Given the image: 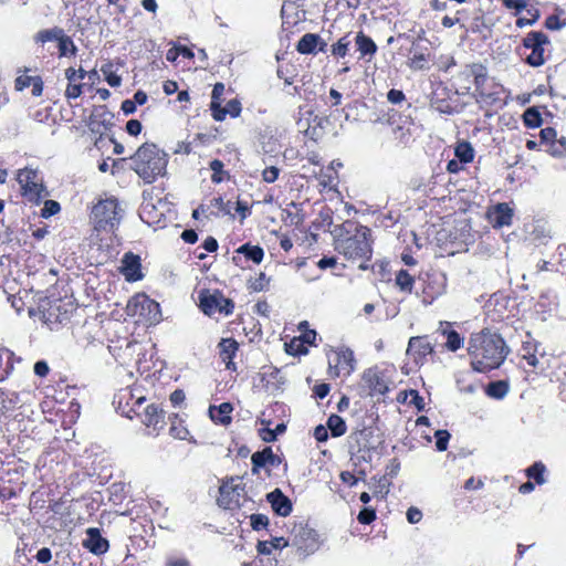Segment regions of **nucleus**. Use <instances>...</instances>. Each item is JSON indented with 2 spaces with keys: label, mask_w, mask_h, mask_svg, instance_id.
Instances as JSON below:
<instances>
[{
  "label": "nucleus",
  "mask_w": 566,
  "mask_h": 566,
  "mask_svg": "<svg viewBox=\"0 0 566 566\" xmlns=\"http://www.w3.org/2000/svg\"><path fill=\"white\" fill-rule=\"evenodd\" d=\"M334 249L347 262L366 271L373 256L374 239L367 226L347 220L334 230Z\"/></svg>",
  "instance_id": "1"
},
{
  "label": "nucleus",
  "mask_w": 566,
  "mask_h": 566,
  "mask_svg": "<svg viewBox=\"0 0 566 566\" xmlns=\"http://www.w3.org/2000/svg\"><path fill=\"white\" fill-rule=\"evenodd\" d=\"M467 349L471 368L478 373L499 368L510 352L504 338L490 328L472 333Z\"/></svg>",
  "instance_id": "2"
},
{
  "label": "nucleus",
  "mask_w": 566,
  "mask_h": 566,
  "mask_svg": "<svg viewBox=\"0 0 566 566\" xmlns=\"http://www.w3.org/2000/svg\"><path fill=\"white\" fill-rule=\"evenodd\" d=\"M129 159L130 168L148 185L165 175L168 163L167 155L153 143L140 145Z\"/></svg>",
  "instance_id": "3"
},
{
  "label": "nucleus",
  "mask_w": 566,
  "mask_h": 566,
  "mask_svg": "<svg viewBox=\"0 0 566 566\" xmlns=\"http://www.w3.org/2000/svg\"><path fill=\"white\" fill-rule=\"evenodd\" d=\"M473 97L481 108L497 109L506 104V91L504 86L485 70L482 78L474 87Z\"/></svg>",
  "instance_id": "4"
},
{
  "label": "nucleus",
  "mask_w": 566,
  "mask_h": 566,
  "mask_svg": "<svg viewBox=\"0 0 566 566\" xmlns=\"http://www.w3.org/2000/svg\"><path fill=\"white\" fill-rule=\"evenodd\" d=\"M447 283V275L442 271L433 268L422 270L418 275L417 295L423 304L430 305L446 293Z\"/></svg>",
  "instance_id": "5"
},
{
  "label": "nucleus",
  "mask_w": 566,
  "mask_h": 566,
  "mask_svg": "<svg viewBox=\"0 0 566 566\" xmlns=\"http://www.w3.org/2000/svg\"><path fill=\"white\" fill-rule=\"evenodd\" d=\"M198 306L200 311L209 316H230L233 314L235 304L233 300L227 297L220 290L202 289L198 295Z\"/></svg>",
  "instance_id": "6"
},
{
  "label": "nucleus",
  "mask_w": 566,
  "mask_h": 566,
  "mask_svg": "<svg viewBox=\"0 0 566 566\" xmlns=\"http://www.w3.org/2000/svg\"><path fill=\"white\" fill-rule=\"evenodd\" d=\"M551 44L549 38L543 31H530L522 40V49L530 50L525 54L524 62L532 67H539L545 64L547 56L546 46Z\"/></svg>",
  "instance_id": "7"
},
{
  "label": "nucleus",
  "mask_w": 566,
  "mask_h": 566,
  "mask_svg": "<svg viewBox=\"0 0 566 566\" xmlns=\"http://www.w3.org/2000/svg\"><path fill=\"white\" fill-rule=\"evenodd\" d=\"M91 219L95 230H113L119 222L118 201L116 199L99 200L92 209Z\"/></svg>",
  "instance_id": "8"
},
{
  "label": "nucleus",
  "mask_w": 566,
  "mask_h": 566,
  "mask_svg": "<svg viewBox=\"0 0 566 566\" xmlns=\"http://www.w3.org/2000/svg\"><path fill=\"white\" fill-rule=\"evenodd\" d=\"M145 401L146 398L142 395L140 388L134 386L119 389L114 396L113 403L123 416L133 420L135 412L142 409Z\"/></svg>",
  "instance_id": "9"
},
{
  "label": "nucleus",
  "mask_w": 566,
  "mask_h": 566,
  "mask_svg": "<svg viewBox=\"0 0 566 566\" xmlns=\"http://www.w3.org/2000/svg\"><path fill=\"white\" fill-rule=\"evenodd\" d=\"M244 486L239 476H231L222 481L219 488L218 505L224 510H237L241 506Z\"/></svg>",
  "instance_id": "10"
},
{
  "label": "nucleus",
  "mask_w": 566,
  "mask_h": 566,
  "mask_svg": "<svg viewBox=\"0 0 566 566\" xmlns=\"http://www.w3.org/2000/svg\"><path fill=\"white\" fill-rule=\"evenodd\" d=\"M135 418L145 426L149 436L157 437L166 426V411L157 403L142 406V409L135 412Z\"/></svg>",
  "instance_id": "11"
},
{
  "label": "nucleus",
  "mask_w": 566,
  "mask_h": 566,
  "mask_svg": "<svg viewBox=\"0 0 566 566\" xmlns=\"http://www.w3.org/2000/svg\"><path fill=\"white\" fill-rule=\"evenodd\" d=\"M17 181L21 186L22 195L31 201H39L45 192V188L39 180V174L35 169H19L17 174Z\"/></svg>",
  "instance_id": "12"
},
{
  "label": "nucleus",
  "mask_w": 566,
  "mask_h": 566,
  "mask_svg": "<svg viewBox=\"0 0 566 566\" xmlns=\"http://www.w3.org/2000/svg\"><path fill=\"white\" fill-rule=\"evenodd\" d=\"M354 353L347 347H340L328 355L329 374L334 377L349 375L354 370Z\"/></svg>",
  "instance_id": "13"
},
{
  "label": "nucleus",
  "mask_w": 566,
  "mask_h": 566,
  "mask_svg": "<svg viewBox=\"0 0 566 566\" xmlns=\"http://www.w3.org/2000/svg\"><path fill=\"white\" fill-rule=\"evenodd\" d=\"M488 67L481 62L469 63L458 72L454 77V84L458 91L469 93L472 86L475 87Z\"/></svg>",
  "instance_id": "14"
},
{
  "label": "nucleus",
  "mask_w": 566,
  "mask_h": 566,
  "mask_svg": "<svg viewBox=\"0 0 566 566\" xmlns=\"http://www.w3.org/2000/svg\"><path fill=\"white\" fill-rule=\"evenodd\" d=\"M434 354L433 345L428 336H413L408 342L407 355L417 366L427 363L428 357Z\"/></svg>",
  "instance_id": "15"
},
{
  "label": "nucleus",
  "mask_w": 566,
  "mask_h": 566,
  "mask_svg": "<svg viewBox=\"0 0 566 566\" xmlns=\"http://www.w3.org/2000/svg\"><path fill=\"white\" fill-rule=\"evenodd\" d=\"M366 387L371 396L386 395L389 391V380L385 371L377 367L368 368L363 376Z\"/></svg>",
  "instance_id": "16"
},
{
  "label": "nucleus",
  "mask_w": 566,
  "mask_h": 566,
  "mask_svg": "<svg viewBox=\"0 0 566 566\" xmlns=\"http://www.w3.org/2000/svg\"><path fill=\"white\" fill-rule=\"evenodd\" d=\"M220 360L226 365V369L232 373L238 370L234 358L240 348V344L233 337L221 338L217 345Z\"/></svg>",
  "instance_id": "17"
},
{
  "label": "nucleus",
  "mask_w": 566,
  "mask_h": 566,
  "mask_svg": "<svg viewBox=\"0 0 566 566\" xmlns=\"http://www.w3.org/2000/svg\"><path fill=\"white\" fill-rule=\"evenodd\" d=\"M119 272L124 275L127 282H137L144 279L142 269V259L138 254L132 251L123 255Z\"/></svg>",
  "instance_id": "18"
},
{
  "label": "nucleus",
  "mask_w": 566,
  "mask_h": 566,
  "mask_svg": "<svg viewBox=\"0 0 566 566\" xmlns=\"http://www.w3.org/2000/svg\"><path fill=\"white\" fill-rule=\"evenodd\" d=\"M82 545L90 553L94 555H104L109 549V542L102 536L101 530L97 527H90L86 530V537L83 539Z\"/></svg>",
  "instance_id": "19"
},
{
  "label": "nucleus",
  "mask_w": 566,
  "mask_h": 566,
  "mask_svg": "<svg viewBox=\"0 0 566 566\" xmlns=\"http://www.w3.org/2000/svg\"><path fill=\"white\" fill-rule=\"evenodd\" d=\"M513 216V209L506 202H500L488 211L489 221L495 229L511 226Z\"/></svg>",
  "instance_id": "20"
},
{
  "label": "nucleus",
  "mask_w": 566,
  "mask_h": 566,
  "mask_svg": "<svg viewBox=\"0 0 566 566\" xmlns=\"http://www.w3.org/2000/svg\"><path fill=\"white\" fill-rule=\"evenodd\" d=\"M511 298L502 293H494L488 301L485 308L493 321H503Z\"/></svg>",
  "instance_id": "21"
},
{
  "label": "nucleus",
  "mask_w": 566,
  "mask_h": 566,
  "mask_svg": "<svg viewBox=\"0 0 566 566\" xmlns=\"http://www.w3.org/2000/svg\"><path fill=\"white\" fill-rule=\"evenodd\" d=\"M280 462V458L273 452L272 448L265 447L263 450L254 452L251 457L252 474H258L266 465L277 467Z\"/></svg>",
  "instance_id": "22"
},
{
  "label": "nucleus",
  "mask_w": 566,
  "mask_h": 566,
  "mask_svg": "<svg viewBox=\"0 0 566 566\" xmlns=\"http://www.w3.org/2000/svg\"><path fill=\"white\" fill-rule=\"evenodd\" d=\"M30 70L28 67H24L21 74H19L14 80V90L18 92H22L23 90L28 88L29 86H32V95L33 96H40L43 92V81L41 76L35 75L31 76L28 75V72Z\"/></svg>",
  "instance_id": "23"
},
{
  "label": "nucleus",
  "mask_w": 566,
  "mask_h": 566,
  "mask_svg": "<svg viewBox=\"0 0 566 566\" xmlns=\"http://www.w3.org/2000/svg\"><path fill=\"white\" fill-rule=\"evenodd\" d=\"M266 499L275 514L285 517L292 513V502L280 489L270 492Z\"/></svg>",
  "instance_id": "24"
},
{
  "label": "nucleus",
  "mask_w": 566,
  "mask_h": 566,
  "mask_svg": "<svg viewBox=\"0 0 566 566\" xmlns=\"http://www.w3.org/2000/svg\"><path fill=\"white\" fill-rule=\"evenodd\" d=\"M232 411L233 406L231 402H222L219 406L211 405L208 409L211 421L223 427L232 423Z\"/></svg>",
  "instance_id": "25"
},
{
  "label": "nucleus",
  "mask_w": 566,
  "mask_h": 566,
  "mask_svg": "<svg viewBox=\"0 0 566 566\" xmlns=\"http://www.w3.org/2000/svg\"><path fill=\"white\" fill-rule=\"evenodd\" d=\"M19 403L20 395L18 392L0 387V418L11 417Z\"/></svg>",
  "instance_id": "26"
},
{
  "label": "nucleus",
  "mask_w": 566,
  "mask_h": 566,
  "mask_svg": "<svg viewBox=\"0 0 566 566\" xmlns=\"http://www.w3.org/2000/svg\"><path fill=\"white\" fill-rule=\"evenodd\" d=\"M20 359L7 347H0V382L9 378L14 369L15 361Z\"/></svg>",
  "instance_id": "27"
},
{
  "label": "nucleus",
  "mask_w": 566,
  "mask_h": 566,
  "mask_svg": "<svg viewBox=\"0 0 566 566\" xmlns=\"http://www.w3.org/2000/svg\"><path fill=\"white\" fill-rule=\"evenodd\" d=\"M431 106L439 113L451 115L458 112L455 101L450 98L440 97V92L436 91L431 98Z\"/></svg>",
  "instance_id": "28"
},
{
  "label": "nucleus",
  "mask_w": 566,
  "mask_h": 566,
  "mask_svg": "<svg viewBox=\"0 0 566 566\" xmlns=\"http://www.w3.org/2000/svg\"><path fill=\"white\" fill-rule=\"evenodd\" d=\"M319 35L315 33H305L297 42L296 50L301 54H313L319 43Z\"/></svg>",
  "instance_id": "29"
},
{
  "label": "nucleus",
  "mask_w": 566,
  "mask_h": 566,
  "mask_svg": "<svg viewBox=\"0 0 566 566\" xmlns=\"http://www.w3.org/2000/svg\"><path fill=\"white\" fill-rule=\"evenodd\" d=\"M355 43L361 57L367 55H374L377 51V45L375 41L370 36L366 35L363 31L357 33L355 38Z\"/></svg>",
  "instance_id": "30"
},
{
  "label": "nucleus",
  "mask_w": 566,
  "mask_h": 566,
  "mask_svg": "<svg viewBox=\"0 0 566 566\" xmlns=\"http://www.w3.org/2000/svg\"><path fill=\"white\" fill-rule=\"evenodd\" d=\"M431 55L428 50H413L411 56L408 60V65L412 70H426L429 69Z\"/></svg>",
  "instance_id": "31"
},
{
  "label": "nucleus",
  "mask_w": 566,
  "mask_h": 566,
  "mask_svg": "<svg viewBox=\"0 0 566 566\" xmlns=\"http://www.w3.org/2000/svg\"><path fill=\"white\" fill-rule=\"evenodd\" d=\"M415 277L407 270H399L395 276V285L400 292L411 294L415 287Z\"/></svg>",
  "instance_id": "32"
},
{
  "label": "nucleus",
  "mask_w": 566,
  "mask_h": 566,
  "mask_svg": "<svg viewBox=\"0 0 566 566\" xmlns=\"http://www.w3.org/2000/svg\"><path fill=\"white\" fill-rule=\"evenodd\" d=\"M539 344L535 340L525 342L522 345V357L526 360L527 365L536 368L539 365V359L537 357Z\"/></svg>",
  "instance_id": "33"
},
{
  "label": "nucleus",
  "mask_w": 566,
  "mask_h": 566,
  "mask_svg": "<svg viewBox=\"0 0 566 566\" xmlns=\"http://www.w3.org/2000/svg\"><path fill=\"white\" fill-rule=\"evenodd\" d=\"M235 252L243 254L248 260H251L255 264H260L264 258V251L260 245H253L251 243H244L240 245Z\"/></svg>",
  "instance_id": "34"
},
{
  "label": "nucleus",
  "mask_w": 566,
  "mask_h": 566,
  "mask_svg": "<svg viewBox=\"0 0 566 566\" xmlns=\"http://www.w3.org/2000/svg\"><path fill=\"white\" fill-rule=\"evenodd\" d=\"M209 168L212 171L211 182L219 185L221 182L230 180V172L224 169V164L220 159H213L209 163Z\"/></svg>",
  "instance_id": "35"
},
{
  "label": "nucleus",
  "mask_w": 566,
  "mask_h": 566,
  "mask_svg": "<svg viewBox=\"0 0 566 566\" xmlns=\"http://www.w3.org/2000/svg\"><path fill=\"white\" fill-rule=\"evenodd\" d=\"M510 390V385L506 380L491 381L485 387L486 396L493 399H503Z\"/></svg>",
  "instance_id": "36"
},
{
  "label": "nucleus",
  "mask_w": 566,
  "mask_h": 566,
  "mask_svg": "<svg viewBox=\"0 0 566 566\" xmlns=\"http://www.w3.org/2000/svg\"><path fill=\"white\" fill-rule=\"evenodd\" d=\"M63 33H64V30L59 27L40 30L34 35V41L36 44H41V45H44L46 42H53V41L57 42Z\"/></svg>",
  "instance_id": "37"
},
{
  "label": "nucleus",
  "mask_w": 566,
  "mask_h": 566,
  "mask_svg": "<svg viewBox=\"0 0 566 566\" xmlns=\"http://www.w3.org/2000/svg\"><path fill=\"white\" fill-rule=\"evenodd\" d=\"M546 467L542 461L534 462L525 470L528 480H533L536 484L542 485L546 482L545 479Z\"/></svg>",
  "instance_id": "38"
},
{
  "label": "nucleus",
  "mask_w": 566,
  "mask_h": 566,
  "mask_svg": "<svg viewBox=\"0 0 566 566\" xmlns=\"http://www.w3.org/2000/svg\"><path fill=\"white\" fill-rule=\"evenodd\" d=\"M454 155L462 164H470L474 159V149L469 142L462 140L455 145Z\"/></svg>",
  "instance_id": "39"
},
{
  "label": "nucleus",
  "mask_w": 566,
  "mask_h": 566,
  "mask_svg": "<svg viewBox=\"0 0 566 566\" xmlns=\"http://www.w3.org/2000/svg\"><path fill=\"white\" fill-rule=\"evenodd\" d=\"M326 426L331 431L332 437L338 438L346 433L347 426L345 420L338 415H331L327 419Z\"/></svg>",
  "instance_id": "40"
},
{
  "label": "nucleus",
  "mask_w": 566,
  "mask_h": 566,
  "mask_svg": "<svg viewBox=\"0 0 566 566\" xmlns=\"http://www.w3.org/2000/svg\"><path fill=\"white\" fill-rule=\"evenodd\" d=\"M169 420H170V428H169L170 436L176 439H179V440L187 439L189 431L186 428V426L184 424V421L179 418V416L177 413H174L172 416L169 417Z\"/></svg>",
  "instance_id": "41"
},
{
  "label": "nucleus",
  "mask_w": 566,
  "mask_h": 566,
  "mask_svg": "<svg viewBox=\"0 0 566 566\" xmlns=\"http://www.w3.org/2000/svg\"><path fill=\"white\" fill-rule=\"evenodd\" d=\"M442 334L446 336V347L450 352H457L463 346V337L449 325L448 328L443 329Z\"/></svg>",
  "instance_id": "42"
},
{
  "label": "nucleus",
  "mask_w": 566,
  "mask_h": 566,
  "mask_svg": "<svg viewBox=\"0 0 566 566\" xmlns=\"http://www.w3.org/2000/svg\"><path fill=\"white\" fill-rule=\"evenodd\" d=\"M287 545V541L284 537H275L271 541H260L256 549L259 554L270 555L273 549L283 548Z\"/></svg>",
  "instance_id": "43"
},
{
  "label": "nucleus",
  "mask_w": 566,
  "mask_h": 566,
  "mask_svg": "<svg viewBox=\"0 0 566 566\" xmlns=\"http://www.w3.org/2000/svg\"><path fill=\"white\" fill-rule=\"evenodd\" d=\"M57 50L59 56H75L77 52V48L74 44L71 36L66 35L65 32L62 34L60 40L57 41Z\"/></svg>",
  "instance_id": "44"
},
{
  "label": "nucleus",
  "mask_w": 566,
  "mask_h": 566,
  "mask_svg": "<svg viewBox=\"0 0 566 566\" xmlns=\"http://www.w3.org/2000/svg\"><path fill=\"white\" fill-rule=\"evenodd\" d=\"M523 123L527 128H537L542 125V114L536 107H528L523 114Z\"/></svg>",
  "instance_id": "45"
},
{
  "label": "nucleus",
  "mask_w": 566,
  "mask_h": 566,
  "mask_svg": "<svg viewBox=\"0 0 566 566\" xmlns=\"http://www.w3.org/2000/svg\"><path fill=\"white\" fill-rule=\"evenodd\" d=\"M352 40L349 34L342 36L336 43L331 45V53L335 57H345L348 54Z\"/></svg>",
  "instance_id": "46"
},
{
  "label": "nucleus",
  "mask_w": 566,
  "mask_h": 566,
  "mask_svg": "<svg viewBox=\"0 0 566 566\" xmlns=\"http://www.w3.org/2000/svg\"><path fill=\"white\" fill-rule=\"evenodd\" d=\"M270 284V279L265 275L264 272H260L256 276L251 277L248 281V290L250 292H261L268 289Z\"/></svg>",
  "instance_id": "47"
},
{
  "label": "nucleus",
  "mask_w": 566,
  "mask_h": 566,
  "mask_svg": "<svg viewBox=\"0 0 566 566\" xmlns=\"http://www.w3.org/2000/svg\"><path fill=\"white\" fill-rule=\"evenodd\" d=\"M285 352L292 356H301L306 355L308 348L298 337H293L289 343H285Z\"/></svg>",
  "instance_id": "48"
},
{
  "label": "nucleus",
  "mask_w": 566,
  "mask_h": 566,
  "mask_svg": "<svg viewBox=\"0 0 566 566\" xmlns=\"http://www.w3.org/2000/svg\"><path fill=\"white\" fill-rule=\"evenodd\" d=\"M549 155L554 157H563L566 155V138L560 137L559 139L553 140L549 146L545 149Z\"/></svg>",
  "instance_id": "49"
},
{
  "label": "nucleus",
  "mask_w": 566,
  "mask_h": 566,
  "mask_svg": "<svg viewBox=\"0 0 566 566\" xmlns=\"http://www.w3.org/2000/svg\"><path fill=\"white\" fill-rule=\"evenodd\" d=\"M101 71L109 86L118 87L122 84V77L113 71V65L111 63L103 65Z\"/></svg>",
  "instance_id": "50"
},
{
  "label": "nucleus",
  "mask_w": 566,
  "mask_h": 566,
  "mask_svg": "<svg viewBox=\"0 0 566 566\" xmlns=\"http://www.w3.org/2000/svg\"><path fill=\"white\" fill-rule=\"evenodd\" d=\"M376 518V510L371 506H364L357 515V521L361 525H370Z\"/></svg>",
  "instance_id": "51"
},
{
  "label": "nucleus",
  "mask_w": 566,
  "mask_h": 566,
  "mask_svg": "<svg viewBox=\"0 0 566 566\" xmlns=\"http://www.w3.org/2000/svg\"><path fill=\"white\" fill-rule=\"evenodd\" d=\"M149 298L145 294H137L133 296L127 304V310L130 315H135L138 312V307L144 308L145 303H149Z\"/></svg>",
  "instance_id": "52"
},
{
  "label": "nucleus",
  "mask_w": 566,
  "mask_h": 566,
  "mask_svg": "<svg viewBox=\"0 0 566 566\" xmlns=\"http://www.w3.org/2000/svg\"><path fill=\"white\" fill-rule=\"evenodd\" d=\"M545 28L552 31H558L566 27V20L560 19L558 14H551L546 18Z\"/></svg>",
  "instance_id": "53"
},
{
  "label": "nucleus",
  "mask_w": 566,
  "mask_h": 566,
  "mask_svg": "<svg viewBox=\"0 0 566 566\" xmlns=\"http://www.w3.org/2000/svg\"><path fill=\"white\" fill-rule=\"evenodd\" d=\"M436 437V448L438 451H446L448 449V443L450 440V433L448 430H437L434 433Z\"/></svg>",
  "instance_id": "54"
},
{
  "label": "nucleus",
  "mask_w": 566,
  "mask_h": 566,
  "mask_svg": "<svg viewBox=\"0 0 566 566\" xmlns=\"http://www.w3.org/2000/svg\"><path fill=\"white\" fill-rule=\"evenodd\" d=\"M557 138V132L553 127L542 128L539 132V144L545 147L549 146V144Z\"/></svg>",
  "instance_id": "55"
},
{
  "label": "nucleus",
  "mask_w": 566,
  "mask_h": 566,
  "mask_svg": "<svg viewBox=\"0 0 566 566\" xmlns=\"http://www.w3.org/2000/svg\"><path fill=\"white\" fill-rule=\"evenodd\" d=\"M84 84L81 82L77 83H67L65 88V97L67 99H76L83 93Z\"/></svg>",
  "instance_id": "56"
},
{
  "label": "nucleus",
  "mask_w": 566,
  "mask_h": 566,
  "mask_svg": "<svg viewBox=\"0 0 566 566\" xmlns=\"http://www.w3.org/2000/svg\"><path fill=\"white\" fill-rule=\"evenodd\" d=\"M250 523L254 531H261L268 527L269 517L264 514H252L250 516Z\"/></svg>",
  "instance_id": "57"
},
{
  "label": "nucleus",
  "mask_w": 566,
  "mask_h": 566,
  "mask_svg": "<svg viewBox=\"0 0 566 566\" xmlns=\"http://www.w3.org/2000/svg\"><path fill=\"white\" fill-rule=\"evenodd\" d=\"M61 209V206L57 201L46 200L44 202V207L41 210V216L43 218H49L56 214Z\"/></svg>",
  "instance_id": "58"
},
{
  "label": "nucleus",
  "mask_w": 566,
  "mask_h": 566,
  "mask_svg": "<svg viewBox=\"0 0 566 566\" xmlns=\"http://www.w3.org/2000/svg\"><path fill=\"white\" fill-rule=\"evenodd\" d=\"M279 176L280 169L275 166L265 167L262 171V179L268 184L276 181Z\"/></svg>",
  "instance_id": "59"
},
{
  "label": "nucleus",
  "mask_w": 566,
  "mask_h": 566,
  "mask_svg": "<svg viewBox=\"0 0 566 566\" xmlns=\"http://www.w3.org/2000/svg\"><path fill=\"white\" fill-rule=\"evenodd\" d=\"M210 111L213 119L217 122H222L228 115L226 107H222L220 102L210 103Z\"/></svg>",
  "instance_id": "60"
},
{
  "label": "nucleus",
  "mask_w": 566,
  "mask_h": 566,
  "mask_svg": "<svg viewBox=\"0 0 566 566\" xmlns=\"http://www.w3.org/2000/svg\"><path fill=\"white\" fill-rule=\"evenodd\" d=\"M254 313L263 316L270 317L271 306L265 300L258 301L253 306Z\"/></svg>",
  "instance_id": "61"
},
{
  "label": "nucleus",
  "mask_w": 566,
  "mask_h": 566,
  "mask_svg": "<svg viewBox=\"0 0 566 566\" xmlns=\"http://www.w3.org/2000/svg\"><path fill=\"white\" fill-rule=\"evenodd\" d=\"M227 114L231 117L235 118L240 115L242 107L240 101L237 98L230 99L226 106Z\"/></svg>",
  "instance_id": "62"
},
{
  "label": "nucleus",
  "mask_w": 566,
  "mask_h": 566,
  "mask_svg": "<svg viewBox=\"0 0 566 566\" xmlns=\"http://www.w3.org/2000/svg\"><path fill=\"white\" fill-rule=\"evenodd\" d=\"M331 391V386L327 382L316 384L313 387V396L317 399H324Z\"/></svg>",
  "instance_id": "63"
},
{
  "label": "nucleus",
  "mask_w": 566,
  "mask_h": 566,
  "mask_svg": "<svg viewBox=\"0 0 566 566\" xmlns=\"http://www.w3.org/2000/svg\"><path fill=\"white\" fill-rule=\"evenodd\" d=\"M213 139L214 136L212 135L199 133L195 135L192 140L195 143V147L199 148L203 146H209L213 142Z\"/></svg>",
  "instance_id": "64"
}]
</instances>
